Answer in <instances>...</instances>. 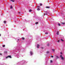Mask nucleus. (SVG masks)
Instances as JSON below:
<instances>
[{"instance_id":"1","label":"nucleus","mask_w":65,"mask_h":65,"mask_svg":"<svg viewBox=\"0 0 65 65\" xmlns=\"http://www.w3.org/2000/svg\"><path fill=\"white\" fill-rule=\"evenodd\" d=\"M60 56L61 60H63V59H64V57H63L62 56V55H60Z\"/></svg>"},{"instance_id":"2","label":"nucleus","mask_w":65,"mask_h":65,"mask_svg":"<svg viewBox=\"0 0 65 65\" xmlns=\"http://www.w3.org/2000/svg\"><path fill=\"white\" fill-rule=\"evenodd\" d=\"M30 53L31 55H33V52H32L31 51L30 52Z\"/></svg>"},{"instance_id":"3","label":"nucleus","mask_w":65,"mask_h":65,"mask_svg":"<svg viewBox=\"0 0 65 65\" xmlns=\"http://www.w3.org/2000/svg\"><path fill=\"white\" fill-rule=\"evenodd\" d=\"M50 7L49 6H46L45 7V8H50Z\"/></svg>"},{"instance_id":"4","label":"nucleus","mask_w":65,"mask_h":65,"mask_svg":"<svg viewBox=\"0 0 65 65\" xmlns=\"http://www.w3.org/2000/svg\"><path fill=\"white\" fill-rule=\"evenodd\" d=\"M56 58H56V60L57 59H58L59 58V57L58 56H56Z\"/></svg>"},{"instance_id":"5","label":"nucleus","mask_w":65,"mask_h":65,"mask_svg":"<svg viewBox=\"0 0 65 65\" xmlns=\"http://www.w3.org/2000/svg\"><path fill=\"white\" fill-rule=\"evenodd\" d=\"M8 57H9L10 58H12V57H11V55L9 56V55L8 56Z\"/></svg>"},{"instance_id":"6","label":"nucleus","mask_w":65,"mask_h":65,"mask_svg":"<svg viewBox=\"0 0 65 65\" xmlns=\"http://www.w3.org/2000/svg\"><path fill=\"white\" fill-rule=\"evenodd\" d=\"M4 53H5V54H7V52L6 51H5Z\"/></svg>"},{"instance_id":"7","label":"nucleus","mask_w":65,"mask_h":65,"mask_svg":"<svg viewBox=\"0 0 65 65\" xmlns=\"http://www.w3.org/2000/svg\"><path fill=\"white\" fill-rule=\"evenodd\" d=\"M57 35H59V31H57L56 33Z\"/></svg>"},{"instance_id":"8","label":"nucleus","mask_w":65,"mask_h":65,"mask_svg":"<svg viewBox=\"0 0 65 65\" xmlns=\"http://www.w3.org/2000/svg\"><path fill=\"white\" fill-rule=\"evenodd\" d=\"M37 47H38H38H39V45L38 44H37Z\"/></svg>"},{"instance_id":"9","label":"nucleus","mask_w":65,"mask_h":65,"mask_svg":"<svg viewBox=\"0 0 65 65\" xmlns=\"http://www.w3.org/2000/svg\"><path fill=\"white\" fill-rule=\"evenodd\" d=\"M10 8H11V9H12V6H11L10 7Z\"/></svg>"},{"instance_id":"10","label":"nucleus","mask_w":65,"mask_h":65,"mask_svg":"<svg viewBox=\"0 0 65 65\" xmlns=\"http://www.w3.org/2000/svg\"><path fill=\"white\" fill-rule=\"evenodd\" d=\"M52 51H53V52H55V50L52 49Z\"/></svg>"},{"instance_id":"11","label":"nucleus","mask_w":65,"mask_h":65,"mask_svg":"<svg viewBox=\"0 0 65 65\" xmlns=\"http://www.w3.org/2000/svg\"><path fill=\"white\" fill-rule=\"evenodd\" d=\"M61 41H62L63 42V41H64V40H62V39H61Z\"/></svg>"},{"instance_id":"12","label":"nucleus","mask_w":65,"mask_h":65,"mask_svg":"<svg viewBox=\"0 0 65 65\" xmlns=\"http://www.w3.org/2000/svg\"><path fill=\"white\" fill-rule=\"evenodd\" d=\"M58 25L59 26H61V24H60V23H58Z\"/></svg>"},{"instance_id":"13","label":"nucleus","mask_w":65,"mask_h":65,"mask_svg":"<svg viewBox=\"0 0 65 65\" xmlns=\"http://www.w3.org/2000/svg\"><path fill=\"white\" fill-rule=\"evenodd\" d=\"M11 1H12L13 2H14V1H13V0H11Z\"/></svg>"},{"instance_id":"14","label":"nucleus","mask_w":65,"mask_h":65,"mask_svg":"<svg viewBox=\"0 0 65 65\" xmlns=\"http://www.w3.org/2000/svg\"><path fill=\"white\" fill-rule=\"evenodd\" d=\"M32 10L31 9H30L29 10V12H31V11H32Z\"/></svg>"},{"instance_id":"15","label":"nucleus","mask_w":65,"mask_h":65,"mask_svg":"<svg viewBox=\"0 0 65 65\" xmlns=\"http://www.w3.org/2000/svg\"><path fill=\"white\" fill-rule=\"evenodd\" d=\"M22 39H23V40H24L25 39V38H22Z\"/></svg>"},{"instance_id":"16","label":"nucleus","mask_w":65,"mask_h":65,"mask_svg":"<svg viewBox=\"0 0 65 65\" xmlns=\"http://www.w3.org/2000/svg\"><path fill=\"white\" fill-rule=\"evenodd\" d=\"M61 24H63V25H64V24H65V23H61Z\"/></svg>"},{"instance_id":"17","label":"nucleus","mask_w":65,"mask_h":65,"mask_svg":"<svg viewBox=\"0 0 65 65\" xmlns=\"http://www.w3.org/2000/svg\"><path fill=\"white\" fill-rule=\"evenodd\" d=\"M8 56H7V57H6V59H7V58H8Z\"/></svg>"},{"instance_id":"18","label":"nucleus","mask_w":65,"mask_h":65,"mask_svg":"<svg viewBox=\"0 0 65 65\" xmlns=\"http://www.w3.org/2000/svg\"><path fill=\"white\" fill-rule=\"evenodd\" d=\"M53 62V61L52 60H50V63H52Z\"/></svg>"},{"instance_id":"19","label":"nucleus","mask_w":65,"mask_h":65,"mask_svg":"<svg viewBox=\"0 0 65 65\" xmlns=\"http://www.w3.org/2000/svg\"><path fill=\"white\" fill-rule=\"evenodd\" d=\"M40 9L39 8H38V10H40Z\"/></svg>"},{"instance_id":"20","label":"nucleus","mask_w":65,"mask_h":65,"mask_svg":"<svg viewBox=\"0 0 65 65\" xmlns=\"http://www.w3.org/2000/svg\"><path fill=\"white\" fill-rule=\"evenodd\" d=\"M4 23H6V21H4Z\"/></svg>"},{"instance_id":"21","label":"nucleus","mask_w":65,"mask_h":65,"mask_svg":"<svg viewBox=\"0 0 65 65\" xmlns=\"http://www.w3.org/2000/svg\"><path fill=\"white\" fill-rule=\"evenodd\" d=\"M48 34V33L47 32H46L45 33V34Z\"/></svg>"},{"instance_id":"22","label":"nucleus","mask_w":65,"mask_h":65,"mask_svg":"<svg viewBox=\"0 0 65 65\" xmlns=\"http://www.w3.org/2000/svg\"><path fill=\"white\" fill-rule=\"evenodd\" d=\"M36 24H38V22H37L36 23Z\"/></svg>"},{"instance_id":"23","label":"nucleus","mask_w":65,"mask_h":65,"mask_svg":"<svg viewBox=\"0 0 65 65\" xmlns=\"http://www.w3.org/2000/svg\"><path fill=\"white\" fill-rule=\"evenodd\" d=\"M47 45L48 46H49V44L48 43L47 44Z\"/></svg>"},{"instance_id":"24","label":"nucleus","mask_w":65,"mask_h":65,"mask_svg":"<svg viewBox=\"0 0 65 65\" xmlns=\"http://www.w3.org/2000/svg\"><path fill=\"white\" fill-rule=\"evenodd\" d=\"M5 45H3V47H5Z\"/></svg>"},{"instance_id":"25","label":"nucleus","mask_w":65,"mask_h":65,"mask_svg":"<svg viewBox=\"0 0 65 65\" xmlns=\"http://www.w3.org/2000/svg\"><path fill=\"white\" fill-rule=\"evenodd\" d=\"M49 53V51H47V53Z\"/></svg>"},{"instance_id":"26","label":"nucleus","mask_w":65,"mask_h":65,"mask_svg":"<svg viewBox=\"0 0 65 65\" xmlns=\"http://www.w3.org/2000/svg\"><path fill=\"white\" fill-rule=\"evenodd\" d=\"M51 58H53L54 56H51Z\"/></svg>"},{"instance_id":"27","label":"nucleus","mask_w":65,"mask_h":65,"mask_svg":"<svg viewBox=\"0 0 65 65\" xmlns=\"http://www.w3.org/2000/svg\"><path fill=\"white\" fill-rule=\"evenodd\" d=\"M40 6H42V4H40Z\"/></svg>"},{"instance_id":"28","label":"nucleus","mask_w":65,"mask_h":65,"mask_svg":"<svg viewBox=\"0 0 65 65\" xmlns=\"http://www.w3.org/2000/svg\"><path fill=\"white\" fill-rule=\"evenodd\" d=\"M41 48L43 49V47H41Z\"/></svg>"},{"instance_id":"29","label":"nucleus","mask_w":65,"mask_h":65,"mask_svg":"<svg viewBox=\"0 0 65 65\" xmlns=\"http://www.w3.org/2000/svg\"><path fill=\"white\" fill-rule=\"evenodd\" d=\"M0 55H2V54H1V53H0Z\"/></svg>"},{"instance_id":"30","label":"nucleus","mask_w":65,"mask_h":65,"mask_svg":"<svg viewBox=\"0 0 65 65\" xmlns=\"http://www.w3.org/2000/svg\"><path fill=\"white\" fill-rule=\"evenodd\" d=\"M59 40H58V41L57 42H59Z\"/></svg>"},{"instance_id":"31","label":"nucleus","mask_w":65,"mask_h":65,"mask_svg":"<svg viewBox=\"0 0 65 65\" xmlns=\"http://www.w3.org/2000/svg\"><path fill=\"white\" fill-rule=\"evenodd\" d=\"M37 7H39L40 6H38Z\"/></svg>"},{"instance_id":"32","label":"nucleus","mask_w":65,"mask_h":65,"mask_svg":"<svg viewBox=\"0 0 65 65\" xmlns=\"http://www.w3.org/2000/svg\"><path fill=\"white\" fill-rule=\"evenodd\" d=\"M1 36V34H0V36Z\"/></svg>"},{"instance_id":"33","label":"nucleus","mask_w":65,"mask_h":65,"mask_svg":"<svg viewBox=\"0 0 65 65\" xmlns=\"http://www.w3.org/2000/svg\"><path fill=\"white\" fill-rule=\"evenodd\" d=\"M19 39H18V40H19Z\"/></svg>"},{"instance_id":"34","label":"nucleus","mask_w":65,"mask_h":65,"mask_svg":"<svg viewBox=\"0 0 65 65\" xmlns=\"http://www.w3.org/2000/svg\"><path fill=\"white\" fill-rule=\"evenodd\" d=\"M61 54H62V53H61Z\"/></svg>"},{"instance_id":"35","label":"nucleus","mask_w":65,"mask_h":65,"mask_svg":"<svg viewBox=\"0 0 65 65\" xmlns=\"http://www.w3.org/2000/svg\"><path fill=\"white\" fill-rule=\"evenodd\" d=\"M19 13H20V12H19Z\"/></svg>"}]
</instances>
